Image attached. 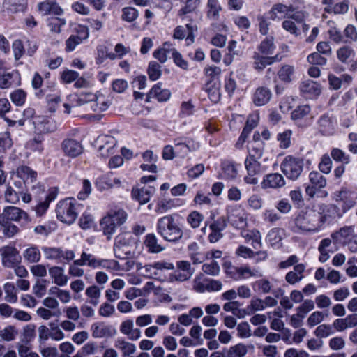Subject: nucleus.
Segmentation results:
<instances>
[{
	"mask_svg": "<svg viewBox=\"0 0 357 357\" xmlns=\"http://www.w3.org/2000/svg\"><path fill=\"white\" fill-rule=\"evenodd\" d=\"M325 222V216L315 211H301L295 218L296 231H317Z\"/></svg>",
	"mask_w": 357,
	"mask_h": 357,
	"instance_id": "3",
	"label": "nucleus"
},
{
	"mask_svg": "<svg viewBox=\"0 0 357 357\" xmlns=\"http://www.w3.org/2000/svg\"><path fill=\"white\" fill-rule=\"evenodd\" d=\"M285 185V180L283 176L279 173H271L266 175L261 182L263 189L280 188Z\"/></svg>",
	"mask_w": 357,
	"mask_h": 357,
	"instance_id": "14",
	"label": "nucleus"
},
{
	"mask_svg": "<svg viewBox=\"0 0 357 357\" xmlns=\"http://www.w3.org/2000/svg\"><path fill=\"white\" fill-rule=\"evenodd\" d=\"M61 146L65 154L71 158H75L83 152L81 142L73 139L63 140Z\"/></svg>",
	"mask_w": 357,
	"mask_h": 357,
	"instance_id": "15",
	"label": "nucleus"
},
{
	"mask_svg": "<svg viewBox=\"0 0 357 357\" xmlns=\"http://www.w3.org/2000/svg\"><path fill=\"white\" fill-rule=\"evenodd\" d=\"M35 129L38 132H50L55 129L54 123L44 116H37L33 121Z\"/></svg>",
	"mask_w": 357,
	"mask_h": 357,
	"instance_id": "27",
	"label": "nucleus"
},
{
	"mask_svg": "<svg viewBox=\"0 0 357 357\" xmlns=\"http://www.w3.org/2000/svg\"><path fill=\"white\" fill-rule=\"evenodd\" d=\"M320 132L324 135H331L334 132V127L331 118L328 115H323L318 121Z\"/></svg>",
	"mask_w": 357,
	"mask_h": 357,
	"instance_id": "35",
	"label": "nucleus"
},
{
	"mask_svg": "<svg viewBox=\"0 0 357 357\" xmlns=\"http://www.w3.org/2000/svg\"><path fill=\"white\" fill-rule=\"evenodd\" d=\"M222 170L220 177L222 179L233 180L238 175L236 167L234 164L229 162L223 163Z\"/></svg>",
	"mask_w": 357,
	"mask_h": 357,
	"instance_id": "43",
	"label": "nucleus"
},
{
	"mask_svg": "<svg viewBox=\"0 0 357 357\" xmlns=\"http://www.w3.org/2000/svg\"><path fill=\"white\" fill-rule=\"evenodd\" d=\"M49 293L51 295L56 296L62 303H68L71 301V294L69 291L59 288L56 286L52 287Z\"/></svg>",
	"mask_w": 357,
	"mask_h": 357,
	"instance_id": "45",
	"label": "nucleus"
},
{
	"mask_svg": "<svg viewBox=\"0 0 357 357\" xmlns=\"http://www.w3.org/2000/svg\"><path fill=\"white\" fill-rule=\"evenodd\" d=\"M252 59L253 68L257 71H262L266 66L276 61L278 56H269L259 52H255Z\"/></svg>",
	"mask_w": 357,
	"mask_h": 357,
	"instance_id": "19",
	"label": "nucleus"
},
{
	"mask_svg": "<svg viewBox=\"0 0 357 357\" xmlns=\"http://www.w3.org/2000/svg\"><path fill=\"white\" fill-rule=\"evenodd\" d=\"M3 6L10 13L23 12L26 6V0H5Z\"/></svg>",
	"mask_w": 357,
	"mask_h": 357,
	"instance_id": "31",
	"label": "nucleus"
},
{
	"mask_svg": "<svg viewBox=\"0 0 357 357\" xmlns=\"http://www.w3.org/2000/svg\"><path fill=\"white\" fill-rule=\"evenodd\" d=\"M144 243L148 248V251L151 253H158L165 249L164 247L158 243V239L153 234H147Z\"/></svg>",
	"mask_w": 357,
	"mask_h": 357,
	"instance_id": "32",
	"label": "nucleus"
},
{
	"mask_svg": "<svg viewBox=\"0 0 357 357\" xmlns=\"http://www.w3.org/2000/svg\"><path fill=\"white\" fill-rule=\"evenodd\" d=\"M96 144L100 155L106 158L114 153L116 140L111 135H102L97 138Z\"/></svg>",
	"mask_w": 357,
	"mask_h": 357,
	"instance_id": "9",
	"label": "nucleus"
},
{
	"mask_svg": "<svg viewBox=\"0 0 357 357\" xmlns=\"http://www.w3.org/2000/svg\"><path fill=\"white\" fill-rule=\"evenodd\" d=\"M310 107L307 105L298 106L291 112V119L299 123L310 114Z\"/></svg>",
	"mask_w": 357,
	"mask_h": 357,
	"instance_id": "47",
	"label": "nucleus"
},
{
	"mask_svg": "<svg viewBox=\"0 0 357 357\" xmlns=\"http://www.w3.org/2000/svg\"><path fill=\"white\" fill-rule=\"evenodd\" d=\"M99 267H102L109 271H119L123 270V268L121 267L119 263L114 259H100L98 268Z\"/></svg>",
	"mask_w": 357,
	"mask_h": 357,
	"instance_id": "57",
	"label": "nucleus"
},
{
	"mask_svg": "<svg viewBox=\"0 0 357 357\" xmlns=\"http://www.w3.org/2000/svg\"><path fill=\"white\" fill-rule=\"evenodd\" d=\"M356 52L351 47L343 46L337 50V56L342 63H349L354 59Z\"/></svg>",
	"mask_w": 357,
	"mask_h": 357,
	"instance_id": "36",
	"label": "nucleus"
},
{
	"mask_svg": "<svg viewBox=\"0 0 357 357\" xmlns=\"http://www.w3.org/2000/svg\"><path fill=\"white\" fill-rule=\"evenodd\" d=\"M85 294L90 304L96 306L99 303L101 290L97 285L93 284L88 287L86 289Z\"/></svg>",
	"mask_w": 357,
	"mask_h": 357,
	"instance_id": "37",
	"label": "nucleus"
},
{
	"mask_svg": "<svg viewBox=\"0 0 357 357\" xmlns=\"http://www.w3.org/2000/svg\"><path fill=\"white\" fill-rule=\"evenodd\" d=\"M128 218L127 213L121 208L110 210L100 220V225L108 240L115 234L118 227L124 224Z\"/></svg>",
	"mask_w": 357,
	"mask_h": 357,
	"instance_id": "4",
	"label": "nucleus"
},
{
	"mask_svg": "<svg viewBox=\"0 0 357 357\" xmlns=\"http://www.w3.org/2000/svg\"><path fill=\"white\" fill-rule=\"evenodd\" d=\"M156 231L165 241L169 242H177L183 236L181 225L174 215H166L159 218L156 224Z\"/></svg>",
	"mask_w": 357,
	"mask_h": 357,
	"instance_id": "1",
	"label": "nucleus"
},
{
	"mask_svg": "<svg viewBox=\"0 0 357 357\" xmlns=\"http://www.w3.org/2000/svg\"><path fill=\"white\" fill-rule=\"evenodd\" d=\"M257 123H258V116H254V115L249 116V117L247 119L245 126V128L240 136V138H239V142L241 144H243L245 141L250 132L254 128H255L257 126Z\"/></svg>",
	"mask_w": 357,
	"mask_h": 357,
	"instance_id": "42",
	"label": "nucleus"
},
{
	"mask_svg": "<svg viewBox=\"0 0 357 357\" xmlns=\"http://www.w3.org/2000/svg\"><path fill=\"white\" fill-rule=\"evenodd\" d=\"M92 336L95 338H103L111 335L110 328L103 324L96 323L91 326Z\"/></svg>",
	"mask_w": 357,
	"mask_h": 357,
	"instance_id": "39",
	"label": "nucleus"
},
{
	"mask_svg": "<svg viewBox=\"0 0 357 357\" xmlns=\"http://www.w3.org/2000/svg\"><path fill=\"white\" fill-rule=\"evenodd\" d=\"M170 91L167 89H162L161 84L154 85L147 94L146 102H149L151 98H155L159 102H165L169 99Z\"/></svg>",
	"mask_w": 357,
	"mask_h": 357,
	"instance_id": "21",
	"label": "nucleus"
},
{
	"mask_svg": "<svg viewBox=\"0 0 357 357\" xmlns=\"http://www.w3.org/2000/svg\"><path fill=\"white\" fill-rule=\"evenodd\" d=\"M245 166L248 175L245 177V181L248 184H257L258 178L255 176L262 172L260 163L253 157L249 156L245 161Z\"/></svg>",
	"mask_w": 357,
	"mask_h": 357,
	"instance_id": "8",
	"label": "nucleus"
},
{
	"mask_svg": "<svg viewBox=\"0 0 357 357\" xmlns=\"http://www.w3.org/2000/svg\"><path fill=\"white\" fill-rule=\"evenodd\" d=\"M23 257L29 263H36L40 261L41 255L38 248L32 245L24 250Z\"/></svg>",
	"mask_w": 357,
	"mask_h": 357,
	"instance_id": "44",
	"label": "nucleus"
},
{
	"mask_svg": "<svg viewBox=\"0 0 357 357\" xmlns=\"http://www.w3.org/2000/svg\"><path fill=\"white\" fill-rule=\"evenodd\" d=\"M130 239L124 235H119L115 238L114 245V253L117 258H124L126 255L130 254L129 245Z\"/></svg>",
	"mask_w": 357,
	"mask_h": 357,
	"instance_id": "11",
	"label": "nucleus"
},
{
	"mask_svg": "<svg viewBox=\"0 0 357 357\" xmlns=\"http://www.w3.org/2000/svg\"><path fill=\"white\" fill-rule=\"evenodd\" d=\"M309 179L314 187L321 189L326 185V179L319 172L312 171L309 174Z\"/></svg>",
	"mask_w": 357,
	"mask_h": 357,
	"instance_id": "50",
	"label": "nucleus"
},
{
	"mask_svg": "<svg viewBox=\"0 0 357 357\" xmlns=\"http://www.w3.org/2000/svg\"><path fill=\"white\" fill-rule=\"evenodd\" d=\"M48 326L52 340L61 341L65 338V333L60 325L59 326L56 322L52 321L48 324Z\"/></svg>",
	"mask_w": 357,
	"mask_h": 357,
	"instance_id": "52",
	"label": "nucleus"
},
{
	"mask_svg": "<svg viewBox=\"0 0 357 357\" xmlns=\"http://www.w3.org/2000/svg\"><path fill=\"white\" fill-rule=\"evenodd\" d=\"M175 199H162L158 202L155 211L158 213H165L176 207Z\"/></svg>",
	"mask_w": 357,
	"mask_h": 357,
	"instance_id": "54",
	"label": "nucleus"
},
{
	"mask_svg": "<svg viewBox=\"0 0 357 357\" xmlns=\"http://www.w3.org/2000/svg\"><path fill=\"white\" fill-rule=\"evenodd\" d=\"M295 11L292 6H287L282 3H276L273 6L269 11L270 17L274 20L278 17V14H289V12Z\"/></svg>",
	"mask_w": 357,
	"mask_h": 357,
	"instance_id": "41",
	"label": "nucleus"
},
{
	"mask_svg": "<svg viewBox=\"0 0 357 357\" xmlns=\"http://www.w3.org/2000/svg\"><path fill=\"white\" fill-rule=\"evenodd\" d=\"M237 335L240 338L246 339L252 336L251 328L246 321L241 322L237 325Z\"/></svg>",
	"mask_w": 357,
	"mask_h": 357,
	"instance_id": "63",
	"label": "nucleus"
},
{
	"mask_svg": "<svg viewBox=\"0 0 357 357\" xmlns=\"http://www.w3.org/2000/svg\"><path fill=\"white\" fill-rule=\"evenodd\" d=\"M249 348L254 349L255 347L253 344L246 345L243 343L234 344L227 350V357H245Z\"/></svg>",
	"mask_w": 357,
	"mask_h": 357,
	"instance_id": "26",
	"label": "nucleus"
},
{
	"mask_svg": "<svg viewBox=\"0 0 357 357\" xmlns=\"http://www.w3.org/2000/svg\"><path fill=\"white\" fill-rule=\"evenodd\" d=\"M282 239V230L279 228L272 229L267 235V241L273 247L280 248Z\"/></svg>",
	"mask_w": 357,
	"mask_h": 357,
	"instance_id": "46",
	"label": "nucleus"
},
{
	"mask_svg": "<svg viewBox=\"0 0 357 357\" xmlns=\"http://www.w3.org/2000/svg\"><path fill=\"white\" fill-rule=\"evenodd\" d=\"M115 347L121 351L123 357H130L136 352V346L124 339L119 338L115 341Z\"/></svg>",
	"mask_w": 357,
	"mask_h": 357,
	"instance_id": "29",
	"label": "nucleus"
},
{
	"mask_svg": "<svg viewBox=\"0 0 357 357\" xmlns=\"http://www.w3.org/2000/svg\"><path fill=\"white\" fill-rule=\"evenodd\" d=\"M271 98L270 90L265 87H259L254 93L253 102L257 106H262L268 103Z\"/></svg>",
	"mask_w": 357,
	"mask_h": 357,
	"instance_id": "28",
	"label": "nucleus"
},
{
	"mask_svg": "<svg viewBox=\"0 0 357 357\" xmlns=\"http://www.w3.org/2000/svg\"><path fill=\"white\" fill-rule=\"evenodd\" d=\"M49 275L53 280V282L59 287L66 285L68 282V278L64 273V270L60 266H52L49 268Z\"/></svg>",
	"mask_w": 357,
	"mask_h": 357,
	"instance_id": "20",
	"label": "nucleus"
},
{
	"mask_svg": "<svg viewBox=\"0 0 357 357\" xmlns=\"http://www.w3.org/2000/svg\"><path fill=\"white\" fill-rule=\"evenodd\" d=\"M185 37L190 43H193V28L190 24H186L185 26H178L174 30L173 35L174 39L181 40Z\"/></svg>",
	"mask_w": 357,
	"mask_h": 357,
	"instance_id": "30",
	"label": "nucleus"
},
{
	"mask_svg": "<svg viewBox=\"0 0 357 357\" xmlns=\"http://www.w3.org/2000/svg\"><path fill=\"white\" fill-rule=\"evenodd\" d=\"M119 331L126 335L129 340L135 341L141 337V331L135 328L134 322L132 319H126L123 321L119 326Z\"/></svg>",
	"mask_w": 357,
	"mask_h": 357,
	"instance_id": "16",
	"label": "nucleus"
},
{
	"mask_svg": "<svg viewBox=\"0 0 357 357\" xmlns=\"http://www.w3.org/2000/svg\"><path fill=\"white\" fill-rule=\"evenodd\" d=\"M56 216L61 222L70 225L77 217V202L73 198L60 201L56 206Z\"/></svg>",
	"mask_w": 357,
	"mask_h": 357,
	"instance_id": "5",
	"label": "nucleus"
},
{
	"mask_svg": "<svg viewBox=\"0 0 357 357\" xmlns=\"http://www.w3.org/2000/svg\"><path fill=\"white\" fill-rule=\"evenodd\" d=\"M335 201L340 204L343 213H346L356 205V197L352 192L342 189L335 194Z\"/></svg>",
	"mask_w": 357,
	"mask_h": 357,
	"instance_id": "10",
	"label": "nucleus"
},
{
	"mask_svg": "<svg viewBox=\"0 0 357 357\" xmlns=\"http://www.w3.org/2000/svg\"><path fill=\"white\" fill-rule=\"evenodd\" d=\"M346 341L343 337L335 336L328 341V347L333 351H340L345 348Z\"/></svg>",
	"mask_w": 357,
	"mask_h": 357,
	"instance_id": "60",
	"label": "nucleus"
},
{
	"mask_svg": "<svg viewBox=\"0 0 357 357\" xmlns=\"http://www.w3.org/2000/svg\"><path fill=\"white\" fill-rule=\"evenodd\" d=\"M88 37V29L85 27H82L80 35H72L67 39L66 41V51H73L78 45L81 44L82 41Z\"/></svg>",
	"mask_w": 357,
	"mask_h": 357,
	"instance_id": "22",
	"label": "nucleus"
},
{
	"mask_svg": "<svg viewBox=\"0 0 357 357\" xmlns=\"http://www.w3.org/2000/svg\"><path fill=\"white\" fill-rule=\"evenodd\" d=\"M332 326L323 324L317 326L314 332L316 337L319 338H326L333 333Z\"/></svg>",
	"mask_w": 357,
	"mask_h": 357,
	"instance_id": "59",
	"label": "nucleus"
},
{
	"mask_svg": "<svg viewBox=\"0 0 357 357\" xmlns=\"http://www.w3.org/2000/svg\"><path fill=\"white\" fill-rule=\"evenodd\" d=\"M0 217L10 222H19L22 219H28L27 213L15 206H7L4 208Z\"/></svg>",
	"mask_w": 357,
	"mask_h": 357,
	"instance_id": "13",
	"label": "nucleus"
},
{
	"mask_svg": "<svg viewBox=\"0 0 357 357\" xmlns=\"http://www.w3.org/2000/svg\"><path fill=\"white\" fill-rule=\"evenodd\" d=\"M98 183L102 189H107L119 185L120 181L119 178H113L112 174H107L100 178Z\"/></svg>",
	"mask_w": 357,
	"mask_h": 357,
	"instance_id": "58",
	"label": "nucleus"
},
{
	"mask_svg": "<svg viewBox=\"0 0 357 357\" xmlns=\"http://www.w3.org/2000/svg\"><path fill=\"white\" fill-rule=\"evenodd\" d=\"M230 218L233 225L238 228H243L247 225V215L243 211L231 214Z\"/></svg>",
	"mask_w": 357,
	"mask_h": 357,
	"instance_id": "53",
	"label": "nucleus"
},
{
	"mask_svg": "<svg viewBox=\"0 0 357 357\" xmlns=\"http://www.w3.org/2000/svg\"><path fill=\"white\" fill-rule=\"evenodd\" d=\"M3 289L6 296L5 300L10 303H15L17 301L15 287L13 283L7 282L4 284Z\"/></svg>",
	"mask_w": 357,
	"mask_h": 357,
	"instance_id": "55",
	"label": "nucleus"
},
{
	"mask_svg": "<svg viewBox=\"0 0 357 357\" xmlns=\"http://www.w3.org/2000/svg\"><path fill=\"white\" fill-rule=\"evenodd\" d=\"M154 191V188L151 186L143 187L140 189L135 188L132 191V195L141 204H144L149 201L151 195Z\"/></svg>",
	"mask_w": 357,
	"mask_h": 357,
	"instance_id": "23",
	"label": "nucleus"
},
{
	"mask_svg": "<svg viewBox=\"0 0 357 357\" xmlns=\"http://www.w3.org/2000/svg\"><path fill=\"white\" fill-rule=\"evenodd\" d=\"M291 135L292 132L290 130H284V132L278 135L277 139L279 142V146L280 148L287 149L289 147L291 144Z\"/></svg>",
	"mask_w": 357,
	"mask_h": 357,
	"instance_id": "61",
	"label": "nucleus"
},
{
	"mask_svg": "<svg viewBox=\"0 0 357 357\" xmlns=\"http://www.w3.org/2000/svg\"><path fill=\"white\" fill-rule=\"evenodd\" d=\"M18 335V331L15 326L8 325L0 330V337L6 342H11L15 340Z\"/></svg>",
	"mask_w": 357,
	"mask_h": 357,
	"instance_id": "49",
	"label": "nucleus"
},
{
	"mask_svg": "<svg viewBox=\"0 0 357 357\" xmlns=\"http://www.w3.org/2000/svg\"><path fill=\"white\" fill-rule=\"evenodd\" d=\"M100 259H97L93 255L83 252L81 255V258L77 259V264L80 266H88L91 268H98Z\"/></svg>",
	"mask_w": 357,
	"mask_h": 357,
	"instance_id": "38",
	"label": "nucleus"
},
{
	"mask_svg": "<svg viewBox=\"0 0 357 357\" xmlns=\"http://www.w3.org/2000/svg\"><path fill=\"white\" fill-rule=\"evenodd\" d=\"M283 174L291 180H296L303 169V161L301 158L287 156L281 163Z\"/></svg>",
	"mask_w": 357,
	"mask_h": 357,
	"instance_id": "6",
	"label": "nucleus"
},
{
	"mask_svg": "<svg viewBox=\"0 0 357 357\" xmlns=\"http://www.w3.org/2000/svg\"><path fill=\"white\" fill-rule=\"evenodd\" d=\"M333 162L328 154L321 156L319 163V169L324 174H328L332 169Z\"/></svg>",
	"mask_w": 357,
	"mask_h": 357,
	"instance_id": "64",
	"label": "nucleus"
},
{
	"mask_svg": "<svg viewBox=\"0 0 357 357\" xmlns=\"http://www.w3.org/2000/svg\"><path fill=\"white\" fill-rule=\"evenodd\" d=\"M12 74L6 71L4 63L0 61V88L7 89L11 86Z\"/></svg>",
	"mask_w": 357,
	"mask_h": 357,
	"instance_id": "48",
	"label": "nucleus"
},
{
	"mask_svg": "<svg viewBox=\"0 0 357 357\" xmlns=\"http://www.w3.org/2000/svg\"><path fill=\"white\" fill-rule=\"evenodd\" d=\"M225 272L227 276L235 280H240V267L234 266L231 262H225L223 264Z\"/></svg>",
	"mask_w": 357,
	"mask_h": 357,
	"instance_id": "62",
	"label": "nucleus"
},
{
	"mask_svg": "<svg viewBox=\"0 0 357 357\" xmlns=\"http://www.w3.org/2000/svg\"><path fill=\"white\" fill-rule=\"evenodd\" d=\"M38 10L43 15L55 14L60 15L62 9L56 3L44 1L38 4Z\"/></svg>",
	"mask_w": 357,
	"mask_h": 357,
	"instance_id": "34",
	"label": "nucleus"
},
{
	"mask_svg": "<svg viewBox=\"0 0 357 357\" xmlns=\"http://www.w3.org/2000/svg\"><path fill=\"white\" fill-rule=\"evenodd\" d=\"M305 266L303 264H299L294 267V270L288 272L285 275V280L290 284H294L304 278L303 273L305 271Z\"/></svg>",
	"mask_w": 357,
	"mask_h": 357,
	"instance_id": "25",
	"label": "nucleus"
},
{
	"mask_svg": "<svg viewBox=\"0 0 357 357\" xmlns=\"http://www.w3.org/2000/svg\"><path fill=\"white\" fill-rule=\"evenodd\" d=\"M259 51L261 54L265 55H271L273 54L275 50V45L273 43V37H268L263 40L258 47Z\"/></svg>",
	"mask_w": 357,
	"mask_h": 357,
	"instance_id": "51",
	"label": "nucleus"
},
{
	"mask_svg": "<svg viewBox=\"0 0 357 357\" xmlns=\"http://www.w3.org/2000/svg\"><path fill=\"white\" fill-rule=\"evenodd\" d=\"M227 227V222L224 218H219L213 221L209 228L211 233L208 235V240L211 243L218 242L222 236V231Z\"/></svg>",
	"mask_w": 357,
	"mask_h": 357,
	"instance_id": "12",
	"label": "nucleus"
},
{
	"mask_svg": "<svg viewBox=\"0 0 357 357\" xmlns=\"http://www.w3.org/2000/svg\"><path fill=\"white\" fill-rule=\"evenodd\" d=\"M300 91L307 97L317 98L321 92V86L319 83L307 79L301 82Z\"/></svg>",
	"mask_w": 357,
	"mask_h": 357,
	"instance_id": "17",
	"label": "nucleus"
},
{
	"mask_svg": "<svg viewBox=\"0 0 357 357\" xmlns=\"http://www.w3.org/2000/svg\"><path fill=\"white\" fill-rule=\"evenodd\" d=\"M77 103V106L82 107L85 112L100 113L109 108L111 100L99 91L96 93L82 92L79 94Z\"/></svg>",
	"mask_w": 357,
	"mask_h": 357,
	"instance_id": "2",
	"label": "nucleus"
},
{
	"mask_svg": "<svg viewBox=\"0 0 357 357\" xmlns=\"http://www.w3.org/2000/svg\"><path fill=\"white\" fill-rule=\"evenodd\" d=\"M17 174L24 181L33 183L36 180L37 173L27 166H20L17 169Z\"/></svg>",
	"mask_w": 357,
	"mask_h": 357,
	"instance_id": "40",
	"label": "nucleus"
},
{
	"mask_svg": "<svg viewBox=\"0 0 357 357\" xmlns=\"http://www.w3.org/2000/svg\"><path fill=\"white\" fill-rule=\"evenodd\" d=\"M357 326V314L353 313L345 318L337 319L333 321V326L338 332L347 328H354Z\"/></svg>",
	"mask_w": 357,
	"mask_h": 357,
	"instance_id": "18",
	"label": "nucleus"
},
{
	"mask_svg": "<svg viewBox=\"0 0 357 357\" xmlns=\"http://www.w3.org/2000/svg\"><path fill=\"white\" fill-rule=\"evenodd\" d=\"M206 16L210 20L217 21L222 7L218 0H208Z\"/></svg>",
	"mask_w": 357,
	"mask_h": 357,
	"instance_id": "33",
	"label": "nucleus"
},
{
	"mask_svg": "<svg viewBox=\"0 0 357 357\" xmlns=\"http://www.w3.org/2000/svg\"><path fill=\"white\" fill-rule=\"evenodd\" d=\"M19 231L20 229L17 225L0 217V234L4 237L10 238Z\"/></svg>",
	"mask_w": 357,
	"mask_h": 357,
	"instance_id": "24",
	"label": "nucleus"
},
{
	"mask_svg": "<svg viewBox=\"0 0 357 357\" xmlns=\"http://www.w3.org/2000/svg\"><path fill=\"white\" fill-rule=\"evenodd\" d=\"M1 262L4 266L13 268L21 261V256L17 250L10 245L3 246L0 249Z\"/></svg>",
	"mask_w": 357,
	"mask_h": 357,
	"instance_id": "7",
	"label": "nucleus"
},
{
	"mask_svg": "<svg viewBox=\"0 0 357 357\" xmlns=\"http://www.w3.org/2000/svg\"><path fill=\"white\" fill-rule=\"evenodd\" d=\"M264 309V301L261 298L254 297L247 306L246 310L248 314H252L257 311H263Z\"/></svg>",
	"mask_w": 357,
	"mask_h": 357,
	"instance_id": "56",
	"label": "nucleus"
}]
</instances>
